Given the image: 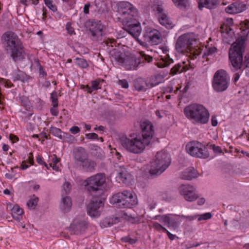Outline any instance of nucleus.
Returning a JSON list of instances; mask_svg holds the SVG:
<instances>
[{"label": "nucleus", "instance_id": "obj_13", "mask_svg": "<svg viewBox=\"0 0 249 249\" xmlns=\"http://www.w3.org/2000/svg\"><path fill=\"white\" fill-rule=\"evenodd\" d=\"M93 40H99L102 39L103 35L104 26L100 21L92 20L86 23Z\"/></svg>", "mask_w": 249, "mask_h": 249}, {"label": "nucleus", "instance_id": "obj_38", "mask_svg": "<svg viewBox=\"0 0 249 249\" xmlns=\"http://www.w3.org/2000/svg\"><path fill=\"white\" fill-rule=\"evenodd\" d=\"M75 60L76 65L82 69L86 68L89 66L87 61L83 58L77 57Z\"/></svg>", "mask_w": 249, "mask_h": 249}, {"label": "nucleus", "instance_id": "obj_30", "mask_svg": "<svg viewBox=\"0 0 249 249\" xmlns=\"http://www.w3.org/2000/svg\"><path fill=\"white\" fill-rule=\"evenodd\" d=\"M158 19L160 24L167 27L171 26L169 18L165 13L158 16Z\"/></svg>", "mask_w": 249, "mask_h": 249}, {"label": "nucleus", "instance_id": "obj_8", "mask_svg": "<svg viewBox=\"0 0 249 249\" xmlns=\"http://www.w3.org/2000/svg\"><path fill=\"white\" fill-rule=\"evenodd\" d=\"M230 82V77L227 72L224 70H219L214 74L213 88L217 92H223L228 89Z\"/></svg>", "mask_w": 249, "mask_h": 249}, {"label": "nucleus", "instance_id": "obj_53", "mask_svg": "<svg viewBox=\"0 0 249 249\" xmlns=\"http://www.w3.org/2000/svg\"><path fill=\"white\" fill-rule=\"evenodd\" d=\"M50 159V163H52V165L57 164L59 162V159L55 155H53V156H51Z\"/></svg>", "mask_w": 249, "mask_h": 249}, {"label": "nucleus", "instance_id": "obj_59", "mask_svg": "<svg viewBox=\"0 0 249 249\" xmlns=\"http://www.w3.org/2000/svg\"><path fill=\"white\" fill-rule=\"evenodd\" d=\"M87 137L89 139L95 140L98 139V135L95 133H91L87 134Z\"/></svg>", "mask_w": 249, "mask_h": 249}, {"label": "nucleus", "instance_id": "obj_54", "mask_svg": "<svg viewBox=\"0 0 249 249\" xmlns=\"http://www.w3.org/2000/svg\"><path fill=\"white\" fill-rule=\"evenodd\" d=\"M62 137L63 140L67 142H69L73 138L71 134L65 132H64Z\"/></svg>", "mask_w": 249, "mask_h": 249}, {"label": "nucleus", "instance_id": "obj_29", "mask_svg": "<svg viewBox=\"0 0 249 249\" xmlns=\"http://www.w3.org/2000/svg\"><path fill=\"white\" fill-rule=\"evenodd\" d=\"M81 165L83 169L86 171L92 172L96 165L94 161L89 160L88 158L84 162H83Z\"/></svg>", "mask_w": 249, "mask_h": 249}, {"label": "nucleus", "instance_id": "obj_36", "mask_svg": "<svg viewBox=\"0 0 249 249\" xmlns=\"http://www.w3.org/2000/svg\"><path fill=\"white\" fill-rule=\"evenodd\" d=\"M169 215H157L155 216L153 219L155 220H159L160 222L163 223L164 225L167 226L169 218Z\"/></svg>", "mask_w": 249, "mask_h": 249}, {"label": "nucleus", "instance_id": "obj_17", "mask_svg": "<svg viewBox=\"0 0 249 249\" xmlns=\"http://www.w3.org/2000/svg\"><path fill=\"white\" fill-rule=\"evenodd\" d=\"M104 205V201L101 199L91 201L87 206L88 214L92 217H99L101 214Z\"/></svg>", "mask_w": 249, "mask_h": 249}, {"label": "nucleus", "instance_id": "obj_48", "mask_svg": "<svg viewBox=\"0 0 249 249\" xmlns=\"http://www.w3.org/2000/svg\"><path fill=\"white\" fill-rule=\"evenodd\" d=\"M121 240L124 242H128L131 244H134L137 242V240L136 239L132 238L129 236L122 237Z\"/></svg>", "mask_w": 249, "mask_h": 249}, {"label": "nucleus", "instance_id": "obj_52", "mask_svg": "<svg viewBox=\"0 0 249 249\" xmlns=\"http://www.w3.org/2000/svg\"><path fill=\"white\" fill-rule=\"evenodd\" d=\"M140 53L142 59L147 61L148 62H151L153 59V58L152 57H151L149 55L145 54L143 52H141Z\"/></svg>", "mask_w": 249, "mask_h": 249}, {"label": "nucleus", "instance_id": "obj_40", "mask_svg": "<svg viewBox=\"0 0 249 249\" xmlns=\"http://www.w3.org/2000/svg\"><path fill=\"white\" fill-rule=\"evenodd\" d=\"M174 3L178 7H185L188 3V0H172Z\"/></svg>", "mask_w": 249, "mask_h": 249}, {"label": "nucleus", "instance_id": "obj_49", "mask_svg": "<svg viewBox=\"0 0 249 249\" xmlns=\"http://www.w3.org/2000/svg\"><path fill=\"white\" fill-rule=\"evenodd\" d=\"M216 50L217 49L215 47H211L208 49L206 52L204 53L203 56L212 55L216 52Z\"/></svg>", "mask_w": 249, "mask_h": 249}, {"label": "nucleus", "instance_id": "obj_37", "mask_svg": "<svg viewBox=\"0 0 249 249\" xmlns=\"http://www.w3.org/2000/svg\"><path fill=\"white\" fill-rule=\"evenodd\" d=\"M235 12L236 14L240 13L245 11L246 8V5L243 2H235Z\"/></svg>", "mask_w": 249, "mask_h": 249}, {"label": "nucleus", "instance_id": "obj_33", "mask_svg": "<svg viewBox=\"0 0 249 249\" xmlns=\"http://www.w3.org/2000/svg\"><path fill=\"white\" fill-rule=\"evenodd\" d=\"M184 63L183 64H176L173 67L171 70V71L173 74H176L178 73H181L185 71V67L183 65Z\"/></svg>", "mask_w": 249, "mask_h": 249}, {"label": "nucleus", "instance_id": "obj_31", "mask_svg": "<svg viewBox=\"0 0 249 249\" xmlns=\"http://www.w3.org/2000/svg\"><path fill=\"white\" fill-rule=\"evenodd\" d=\"M177 215H176V217L174 218L172 217L169 216L168 222L167 226L169 228H172L173 229H176L179 225L178 219ZM178 217H179L178 216Z\"/></svg>", "mask_w": 249, "mask_h": 249}, {"label": "nucleus", "instance_id": "obj_18", "mask_svg": "<svg viewBox=\"0 0 249 249\" xmlns=\"http://www.w3.org/2000/svg\"><path fill=\"white\" fill-rule=\"evenodd\" d=\"M142 135H140L144 140H146L151 143L154 134V127L152 123L148 121L142 122L140 124Z\"/></svg>", "mask_w": 249, "mask_h": 249}, {"label": "nucleus", "instance_id": "obj_45", "mask_svg": "<svg viewBox=\"0 0 249 249\" xmlns=\"http://www.w3.org/2000/svg\"><path fill=\"white\" fill-rule=\"evenodd\" d=\"M35 63L36 65V66L38 68L39 71V75L40 76L45 77L47 76V73L44 70L43 67L40 65L38 60H35Z\"/></svg>", "mask_w": 249, "mask_h": 249}, {"label": "nucleus", "instance_id": "obj_47", "mask_svg": "<svg viewBox=\"0 0 249 249\" xmlns=\"http://www.w3.org/2000/svg\"><path fill=\"white\" fill-rule=\"evenodd\" d=\"M235 5L234 3L229 5L225 8L226 12L231 14H236V12H235Z\"/></svg>", "mask_w": 249, "mask_h": 249}, {"label": "nucleus", "instance_id": "obj_42", "mask_svg": "<svg viewBox=\"0 0 249 249\" xmlns=\"http://www.w3.org/2000/svg\"><path fill=\"white\" fill-rule=\"evenodd\" d=\"M51 100L53 103V107H57L58 106V99H57V93L55 91H53L51 94Z\"/></svg>", "mask_w": 249, "mask_h": 249}, {"label": "nucleus", "instance_id": "obj_57", "mask_svg": "<svg viewBox=\"0 0 249 249\" xmlns=\"http://www.w3.org/2000/svg\"><path fill=\"white\" fill-rule=\"evenodd\" d=\"M15 78L17 80L22 81L24 78V73L22 71H19L18 73L15 75Z\"/></svg>", "mask_w": 249, "mask_h": 249}, {"label": "nucleus", "instance_id": "obj_15", "mask_svg": "<svg viewBox=\"0 0 249 249\" xmlns=\"http://www.w3.org/2000/svg\"><path fill=\"white\" fill-rule=\"evenodd\" d=\"M144 40L152 45H157L162 42V38L160 33L157 30L147 28L143 34Z\"/></svg>", "mask_w": 249, "mask_h": 249}, {"label": "nucleus", "instance_id": "obj_5", "mask_svg": "<svg viewBox=\"0 0 249 249\" xmlns=\"http://www.w3.org/2000/svg\"><path fill=\"white\" fill-rule=\"evenodd\" d=\"M150 144L140 135L134 137L126 138L122 141L123 147L127 151L135 154L142 153Z\"/></svg>", "mask_w": 249, "mask_h": 249}, {"label": "nucleus", "instance_id": "obj_34", "mask_svg": "<svg viewBox=\"0 0 249 249\" xmlns=\"http://www.w3.org/2000/svg\"><path fill=\"white\" fill-rule=\"evenodd\" d=\"M99 83L100 82L98 80H94L92 81L91 83V86H87L86 88L87 91L89 93H91L92 92L97 90L98 89Z\"/></svg>", "mask_w": 249, "mask_h": 249}, {"label": "nucleus", "instance_id": "obj_58", "mask_svg": "<svg viewBox=\"0 0 249 249\" xmlns=\"http://www.w3.org/2000/svg\"><path fill=\"white\" fill-rule=\"evenodd\" d=\"M80 131V128L77 126H73L70 129V131L73 134H77Z\"/></svg>", "mask_w": 249, "mask_h": 249}, {"label": "nucleus", "instance_id": "obj_28", "mask_svg": "<svg viewBox=\"0 0 249 249\" xmlns=\"http://www.w3.org/2000/svg\"><path fill=\"white\" fill-rule=\"evenodd\" d=\"M11 212L13 217L17 220H19L23 213L22 209L18 205H15L13 207Z\"/></svg>", "mask_w": 249, "mask_h": 249}, {"label": "nucleus", "instance_id": "obj_50", "mask_svg": "<svg viewBox=\"0 0 249 249\" xmlns=\"http://www.w3.org/2000/svg\"><path fill=\"white\" fill-rule=\"evenodd\" d=\"M118 84L123 88L127 89L129 87L128 83L125 79L119 80Z\"/></svg>", "mask_w": 249, "mask_h": 249}, {"label": "nucleus", "instance_id": "obj_63", "mask_svg": "<svg viewBox=\"0 0 249 249\" xmlns=\"http://www.w3.org/2000/svg\"><path fill=\"white\" fill-rule=\"evenodd\" d=\"M28 163L31 165L34 163V157L32 153H30L28 158Z\"/></svg>", "mask_w": 249, "mask_h": 249}, {"label": "nucleus", "instance_id": "obj_43", "mask_svg": "<svg viewBox=\"0 0 249 249\" xmlns=\"http://www.w3.org/2000/svg\"><path fill=\"white\" fill-rule=\"evenodd\" d=\"M71 190V185L68 182H65L63 185L62 194L67 195Z\"/></svg>", "mask_w": 249, "mask_h": 249}, {"label": "nucleus", "instance_id": "obj_10", "mask_svg": "<svg viewBox=\"0 0 249 249\" xmlns=\"http://www.w3.org/2000/svg\"><path fill=\"white\" fill-rule=\"evenodd\" d=\"M186 149L192 156L206 159L209 157V152L203 144L198 142H191L187 144Z\"/></svg>", "mask_w": 249, "mask_h": 249}, {"label": "nucleus", "instance_id": "obj_21", "mask_svg": "<svg viewBox=\"0 0 249 249\" xmlns=\"http://www.w3.org/2000/svg\"><path fill=\"white\" fill-rule=\"evenodd\" d=\"M156 85L151 81H145L142 78H138L134 81V86L138 91H145Z\"/></svg>", "mask_w": 249, "mask_h": 249}, {"label": "nucleus", "instance_id": "obj_56", "mask_svg": "<svg viewBox=\"0 0 249 249\" xmlns=\"http://www.w3.org/2000/svg\"><path fill=\"white\" fill-rule=\"evenodd\" d=\"M66 30L68 33L70 35L75 34L74 29L71 26V24L69 23H68L66 25Z\"/></svg>", "mask_w": 249, "mask_h": 249}, {"label": "nucleus", "instance_id": "obj_3", "mask_svg": "<svg viewBox=\"0 0 249 249\" xmlns=\"http://www.w3.org/2000/svg\"><path fill=\"white\" fill-rule=\"evenodd\" d=\"M183 112L186 117L193 123L205 124L209 120L208 109L201 104L189 105L184 108Z\"/></svg>", "mask_w": 249, "mask_h": 249}, {"label": "nucleus", "instance_id": "obj_26", "mask_svg": "<svg viewBox=\"0 0 249 249\" xmlns=\"http://www.w3.org/2000/svg\"><path fill=\"white\" fill-rule=\"evenodd\" d=\"M198 8L202 10L204 7L209 9H214L218 4V0H197Z\"/></svg>", "mask_w": 249, "mask_h": 249}, {"label": "nucleus", "instance_id": "obj_24", "mask_svg": "<svg viewBox=\"0 0 249 249\" xmlns=\"http://www.w3.org/2000/svg\"><path fill=\"white\" fill-rule=\"evenodd\" d=\"M88 158V155L84 148H77L74 152V159L82 164Z\"/></svg>", "mask_w": 249, "mask_h": 249}, {"label": "nucleus", "instance_id": "obj_32", "mask_svg": "<svg viewBox=\"0 0 249 249\" xmlns=\"http://www.w3.org/2000/svg\"><path fill=\"white\" fill-rule=\"evenodd\" d=\"M50 133L54 136L57 137L60 140H63V132L60 128H57L54 126H51L50 128Z\"/></svg>", "mask_w": 249, "mask_h": 249}, {"label": "nucleus", "instance_id": "obj_35", "mask_svg": "<svg viewBox=\"0 0 249 249\" xmlns=\"http://www.w3.org/2000/svg\"><path fill=\"white\" fill-rule=\"evenodd\" d=\"M38 201V197L33 196V197L31 198L27 202V206L30 210H34L37 205Z\"/></svg>", "mask_w": 249, "mask_h": 249}, {"label": "nucleus", "instance_id": "obj_60", "mask_svg": "<svg viewBox=\"0 0 249 249\" xmlns=\"http://www.w3.org/2000/svg\"><path fill=\"white\" fill-rule=\"evenodd\" d=\"M178 216L185 218L188 219L189 220L191 221V220H193L195 219L197 217V215H195L194 216H185L184 215H178Z\"/></svg>", "mask_w": 249, "mask_h": 249}, {"label": "nucleus", "instance_id": "obj_62", "mask_svg": "<svg viewBox=\"0 0 249 249\" xmlns=\"http://www.w3.org/2000/svg\"><path fill=\"white\" fill-rule=\"evenodd\" d=\"M9 139L13 143L16 142L18 141V137L13 134H10L9 135Z\"/></svg>", "mask_w": 249, "mask_h": 249}, {"label": "nucleus", "instance_id": "obj_22", "mask_svg": "<svg viewBox=\"0 0 249 249\" xmlns=\"http://www.w3.org/2000/svg\"><path fill=\"white\" fill-rule=\"evenodd\" d=\"M87 223L85 220H78L75 219L71 225L70 228L74 234L82 233L87 228Z\"/></svg>", "mask_w": 249, "mask_h": 249}, {"label": "nucleus", "instance_id": "obj_46", "mask_svg": "<svg viewBox=\"0 0 249 249\" xmlns=\"http://www.w3.org/2000/svg\"><path fill=\"white\" fill-rule=\"evenodd\" d=\"M153 228L159 231H162L165 232L167 229L163 227L162 225L158 222H154L153 223Z\"/></svg>", "mask_w": 249, "mask_h": 249}, {"label": "nucleus", "instance_id": "obj_51", "mask_svg": "<svg viewBox=\"0 0 249 249\" xmlns=\"http://www.w3.org/2000/svg\"><path fill=\"white\" fill-rule=\"evenodd\" d=\"M36 160L38 164L40 165H43L45 167H46L47 169H49L48 165L46 162L43 161L41 156L38 155L37 157H36Z\"/></svg>", "mask_w": 249, "mask_h": 249}, {"label": "nucleus", "instance_id": "obj_39", "mask_svg": "<svg viewBox=\"0 0 249 249\" xmlns=\"http://www.w3.org/2000/svg\"><path fill=\"white\" fill-rule=\"evenodd\" d=\"M153 7L154 10L156 12H157V14H158V16L165 13L162 2H160V3L159 4H155Z\"/></svg>", "mask_w": 249, "mask_h": 249}, {"label": "nucleus", "instance_id": "obj_12", "mask_svg": "<svg viewBox=\"0 0 249 249\" xmlns=\"http://www.w3.org/2000/svg\"><path fill=\"white\" fill-rule=\"evenodd\" d=\"M123 219L127 220L132 223H137L139 221L138 217H133L131 215H128L124 211H121L113 217H109L105 219L103 221L102 224L105 227H110L114 224L121 222Z\"/></svg>", "mask_w": 249, "mask_h": 249}, {"label": "nucleus", "instance_id": "obj_55", "mask_svg": "<svg viewBox=\"0 0 249 249\" xmlns=\"http://www.w3.org/2000/svg\"><path fill=\"white\" fill-rule=\"evenodd\" d=\"M201 52L199 50H196L191 53V58L192 59H195L200 54Z\"/></svg>", "mask_w": 249, "mask_h": 249}, {"label": "nucleus", "instance_id": "obj_41", "mask_svg": "<svg viewBox=\"0 0 249 249\" xmlns=\"http://www.w3.org/2000/svg\"><path fill=\"white\" fill-rule=\"evenodd\" d=\"M198 221L202 220H206L211 218L212 214L211 213H206L202 214H197Z\"/></svg>", "mask_w": 249, "mask_h": 249}, {"label": "nucleus", "instance_id": "obj_23", "mask_svg": "<svg viewBox=\"0 0 249 249\" xmlns=\"http://www.w3.org/2000/svg\"><path fill=\"white\" fill-rule=\"evenodd\" d=\"M161 49L165 55L163 57L162 56L160 61L157 63V66L159 68L167 67L173 62V60L170 57L169 54L167 53V52L169 51L167 48L166 47H163Z\"/></svg>", "mask_w": 249, "mask_h": 249}, {"label": "nucleus", "instance_id": "obj_7", "mask_svg": "<svg viewBox=\"0 0 249 249\" xmlns=\"http://www.w3.org/2000/svg\"><path fill=\"white\" fill-rule=\"evenodd\" d=\"M85 182V186L88 192L93 196H98L103 192L106 177L104 174H97L88 178Z\"/></svg>", "mask_w": 249, "mask_h": 249}, {"label": "nucleus", "instance_id": "obj_14", "mask_svg": "<svg viewBox=\"0 0 249 249\" xmlns=\"http://www.w3.org/2000/svg\"><path fill=\"white\" fill-rule=\"evenodd\" d=\"M179 194L187 201L193 202L198 197L197 194L195 193V187L191 185L186 184L181 185L178 189Z\"/></svg>", "mask_w": 249, "mask_h": 249}, {"label": "nucleus", "instance_id": "obj_64", "mask_svg": "<svg viewBox=\"0 0 249 249\" xmlns=\"http://www.w3.org/2000/svg\"><path fill=\"white\" fill-rule=\"evenodd\" d=\"M212 125L216 126L217 125V121L215 116H212L211 119Z\"/></svg>", "mask_w": 249, "mask_h": 249}, {"label": "nucleus", "instance_id": "obj_27", "mask_svg": "<svg viewBox=\"0 0 249 249\" xmlns=\"http://www.w3.org/2000/svg\"><path fill=\"white\" fill-rule=\"evenodd\" d=\"M197 177V173L196 172V173L193 168L186 169L181 175V178L184 180H191Z\"/></svg>", "mask_w": 249, "mask_h": 249}, {"label": "nucleus", "instance_id": "obj_1", "mask_svg": "<svg viewBox=\"0 0 249 249\" xmlns=\"http://www.w3.org/2000/svg\"><path fill=\"white\" fill-rule=\"evenodd\" d=\"M241 35L232 44L229 50V59L234 70L241 68L243 63V53L245 47V42L249 34V26L244 24L241 27Z\"/></svg>", "mask_w": 249, "mask_h": 249}, {"label": "nucleus", "instance_id": "obj_16", "mask_svg": "<svg viewBox=\"0 0 249 249\" xmlns=\"http://www.w3.org/2000/svg\"><path fill=\"white\" fill-rule=\"evenodd\" d=\"M116 60L127 70H136L141 64V60L134 56L123 57L120 55L115 58Z\"/></svg>", "mask_w": 249, "mask_h": 249}, {"label": "nucleus", "instance_id": "obj_6", "mask_svg": "<svg viewBox=\"0 0 249 249\" xmlns=\"http://www.w3.org/2000/svg\"><path fill=\"white\" fill-rule=\"evenodd\" d=\"M110 202L120 208H130L138 204L137 196L131 191H124L113 195Z\"/></svg>", "mask_w": 249, "mask_h": 249}, {"label": "nucleus", "instance_id": "obj_25", "mask_svg": "<svg viewBox=\"0 0 249 249\" xmlns=\"http://www.w3.org/2000/svg\"><path fill=\"white\" fill-rule=\"evenodd\" d=\"M72 206V202L70 197L62 194L61 202L60 204V209L64 213L69 212Z\"/></svg>", "mask_w": 249, "mask_h": 249}, {"label": "nucleus", "instance_id": "obj_44", "mask_svg": "<svg viewBox=\"0 0 249 249\" xmlns=\"http://www.w3.org/2000/svg\"><path fill=\"white\" fill-rule=\"evenodd\" d=\"M46 5L52 11L55 12L57 10L56 6L53 4L52 0H44Z\"/></svg>", "mask_w": 249, "mask_h": 249}, {"label": "nucleus", "instance_id": "obj_2", "mask_svg": "<svg viewBox=\"0 0 249 249\" xmlns=\"http://www.w3.org/2000/svg\"><path fill=\"white\" fill-rule=\"evenodd\" d=\"M5 49L14 62L25 58L22 43L18 36L12 32H7L1 36Z\"/></svg>", "mask_w": 249, "mask_h": 249}, {"label": "nucleus", "instance_id": "obj_19", "mask_svg": "<svg viewBox=\"0 0 249 249\" xmlns=\"http://www.w3.org/2000/svg\"><path fill=\"white\" fill-rule=\"evenodd\" d=\"M125 31L134 38H137L141 33L140 23L136 20V18L131 20H126Z\"/></svg>", "mask_w": 249, "mask_h": 249}, {"label": "nucleus", "instance_id": "obj_20", "mask_svg": "<svg viewBox=\"0 0 249 249\" xmlns=\"http://www.w3.org/2000/svg\"><path fill=\"white\" fill-rule=\"evenodd\" d=\"M116 170L118 172L116 179L118 182H122L125 184H128L130 182V180L132 179V176L124 166H117Z\"/></svg>", "mask_w": 249, "mask_h": 249}, {"label": "nucleus", "instance_id": "obj_11", "mask_svg": "<svg viewBox=\"0 0 249 249\" xmlns=\"http://www.w3.org/2000/svg\"><path fill=\"white\" fill-rule=\"evenodd\" d=\"M196 37L194 33L184 34L178 37L176 44V49L180 53L187 52L195 41Z\"/></svg>", "mask_w": 249, "mask_h": 249}, {"label": "nucleus", "instance_id": "obj_61", "mask_svg": "<svg viewBox=\"0 0 249 249\" xmlns=\"http://www.w3.org/2000/svg\"><path fill=\"white\" fill-rule=\"evenodd\" d=\"M57 107H53L50 109V111L52 115L56 116L58 115V110Z\"/></svg>", "mask_w": 249, "mask_h": 249}, {"label": "nucleus", "instance_id": "obj_9", "mask_svg": "<svg viewBox=\"0 0 249 249\" xmlns=\"http://www.w3.org/2000/svg\"><path fill=\"white\" fill-rule=\"evenodd\" d=\"M117 11L124 22L135 19L138 16L137 9L128 1H122L117 4Z\"/></svg>", "mask_w": 249, "mask_h": 249}, {"label": "nucleus", "instance_id": "obj_4", "mask_svg": "<svg viewBox=\"0 0 249 249\" xmlns=\"http://www.w3.org/2000/svg\"><path fill=\"white\" fill-rule=\"evenodd\" d=\"M171 163V159L168 153L165 151H159L151 162L149 173L154 175H160L167 169Z\"/></svg>", "mask_w": 249, "mask_h": 249}]
</instances>
